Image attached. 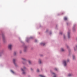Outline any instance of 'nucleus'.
<instances>
[{
    "label": "nucleus",
    "instance_id": "obj_1",
    "mask_svg": "<svg viewBox=\"0 0 77 77\" xmlns=\"http://www.w3.org/2000/svg\"><path fill=\"white\" fill-rule=\"evenodd\" d=\"M69 62V60L67 59L66 62V61L65 60H63V63L64 65V66H66L67 65V64H66V63Z\"/></svg>",
    "mask_w": 77,
    "mask_h": 77
},
{
    "label": "nucleus",
    "instance_id": "obj_2",
    "mask_svg": "<svg viewBox=\"0 0 77 77\" xmlns=\"http://www.w3.org/2000/svg\"><path fill=\"white\" fill-rule=\"evenodd\" d=\"M21 70L23 72V74H26V73L25 72V71H26V68H25V67H24L23 69H21Z\"/></svg>",
    "mask_w": 77,
    "mask_h": 77
},
{
    "label": "nucleus",
    "instance_id": "obj_3",
    "mask_svg": "<svg viewBox=\"0 0 77 77\" xmlns=\"http://www.w3.org/2000/svg\"><path fill=\"white\" fill-rule=\"evenodd\" d=\"M12 45H9L8 46V48L9 50H11V49H12Z\"/></svg>",
    "mask_w": 77,
    "mask_h": 77
},
{
    "label": "nucleus",
    "instance_id": "obj_4",
    "mask_svg": "<svg viewBox=\"0 0 77 77\" xmlns=\"http://www.w3.org/2000/svg\"><path fill=\"white\" fill-rule=\"evenodd\" d=\"M71 38V36L70 35V32H69L68 33V38L69 39V38Z\"/></svg>",
    "mask_w": 77,
    "mask_h": 77
},
{
    "label": "nucleus",
    "instance_id": "obj_5",
    "mask_svg": "<svg viewBox=\"0 0 77 77\" xmlns=\"http://www.w3.org/2000/svg\"><path fill=\"white\" fill-rule=\"evenodd\" d=\"M74 51H76L77 50V45L75 46V47L74 48Z\"/></svg>",
    "mask_w": 77,
    "mask_h": 77
},
{
    "label": "nucleus",
    "instance_id": "obj_6",
    "mask_svg": "<svg viewBox=\"0 0 77 77\" xmlns=\"http://www.w3.org/2000/svg\"><path fill=\"white\" fill-rule=\"evenodd\" d=\"M13 61V62H14V65H16V63H15V62H16V60H15V59H14Z\"/></svg>",
    "mask_w": 77,
    "mask_h": 77
},
{
    "label": "nucleus",
    "instance_id": "obj_7",
    "mask_svg": "<svg viewBox=\"0 0 77 77\" xmlns=\"http://www.w3.org/2000/svg\"><path fill=\"white\" fill-rule=\"evenodd\" d=\"M40 44H41V45H43V46L44 45H45V43H42V42L41 43H40Z\"/></svg>",
    "mask_w": 77,
    "mask_h": 77
},
{
    "label": "nucleus",
    "instance_id": "obj_8",
    "mask_svg": "<svg viewBox=\"0 0 77 77\" xmlns=\"http://www.w3.org/2000/svg\"><path fill=\"white\" fill-rule=\"evenodd\" d=\"M72 74H69L68 75V77H71V76H72Z\"/></svg>",
    "mask_w": 77,
    "mask_h": 77
},
{
    "label": "nucleus",
    "instance_id": "obj_9",
    "mask_svg": "<svg viewBox=\"0 0 77 77\" xmlns=\"http://www.w3.org/2000/svg\"><path fill=\"white\" fill-rule=\"evenodd\" d=\"M52 74H53L54 75V76L53 77H56V75L55 74H54V73H52Z\"/></svg>",
    "mask_w": 77,
    "mask_h": 77
},
{
    "label": "nucleus",
    "instance_id": "obj_10",
    "mask_svg": "<svg viewBox=\"0 0 77 77\" xmlns=\"http://www.w3.org/2000/svg\"><path fill=\"white\" fill-rule=\"evenodd\" d=\"M38 62H39V63H40V64L41 63V60H39V61H38Z\"/></svg>",
    "mask_w": 77,
    "mask_h": 77
},
{
    "label": "nucleus",
    "instance_id": "obj_11",
    "mask_svg": "<svg viewBox=\"0 0 77 77\" xmlns=\"http://www.w3.org/2000/svg\"><path fill=\"white\" fill-rule=\"evenodd\" d=\"M64 20H67V18L66 17H65L64 18Z\"/></svg>",
    "mask_w": 77,
    "mask_h": 77
},
{
    "label": "nucleus",
    "instance_id": "obj_12",
    "mask_svg": "<svg viewBox=\"0 0 77 77\" xmlns=\"http://www.w3.org/2000/svg\"><path fill=\"white\" fill-rule=\"evenodd\" d=\"M61 51H64V49H63V48H62L61 49Z\"/></svg>",
    "mask_w": 77,
    "mask_h": 77
},
{
    "label": "nucleus",
    "instance_id": "obj_13",
    "mask_svg": "<svg viewBox=\"0 0 77 77\" xmlns=\"http://www.w3.org/2000/svg\"><path fill=\"white\" fill-rule=\"evenodd\" d=\"M28 62L29 64H31V61L30 60L28 61Z\"/></svg>",
    "mask_w": 77,
    "mask_h": 77
},
{
    "label": "nucleus",
    "instance_id": "obj_14",
    "mask_svg": "<svg viewBox=\"0 0 77 77\" xmlns=\"http://www.w3.org/2000/svg\"><path fill=\"white\" fill-rule=\"evenodd\" d=\"M40 77H45V76H44L43 75H40Z\"/></svg>",
    "mask_w": 77,
    "mask_h": 77
},
{
    "label": "nucleus",
    "instance_id": "obj_15",
    "mask_svg": "<svg viewBox=\"0 0 77 77\" xmlns=\"http://www.w3.org/2000/svg\"><path fill=\"white\" fill-rule=\"evenodd\" d=\"M75 58V56H73V59L74 60V59Z\"/></svg>",
    "mask_w": 77,
    "mask_h": 77
},
{
    "label": "nucleus",
    "instance_id": "obj_16",
    "mask_svg": "<svg viewBox=\"0 0 77 77\" xmlns=\"http://www.w3.org/2000/svg\"><path fill=\"white\" fill-rule=\"evenodd\" d=\"M26 48H25L24 50V51L25 52L26 51Z\"/></svg>",
    "mask_w": 77,
    "mask_h": 77
},
{
    "label": "nucleus",
    "instance_id": "obj_17",
    "mask_svg": "<svg viewBox=\"0 0 77 77\" xmlns=\"http://www.w3.org/2000/svg\"><path fill=\"white\" fill-rule=\"evenodd\" d=\"M17 54V52H14V55H16V54Z\"/></svg>",
    "mask_w": 77,
    "mask_h": 77
},
{
    "label": "nucleus",
    "instance_id": "obj_18",
    "mask_svg": "<svg viewBox=\"0 0 77 77\" xmlns=\"http://www.w3.org/2000/svg\"><path fill=\"white\" fill-rule=\"evenodd\" d=\"M22 59L23 60H26V59L24 58H22Z\"/></svg>",
    "mask_w": 77,
    "mask_h": 77
},
{
    "label": "nucleus",
    "instance_id": "obj_19",
    "mask_svg": "<svg viewBox=\"0 0 77 77\" xmlns=\"http://www.w3.org/2000/svg\"><path fill=\"white\" fill-rule=\"evenodd\" d=\"M54 70L56 71H57V69L56 68H55L54 69Z\"/></svg>",
    "mask_w": 77,
    "mask_h": 77
},
{
    "label": "nucleus",
    "instance_id": "obj_20",
    "mask_svg": "<svg viewBox=\"0 0 77 77\" xmlns=\"http://www.w3.org/2000/svg\"><path fill=\"white\" fill-rule=\"evenodd\" d=\"M63 38L64 39H65V35H63Z\"/></svg>",
    "mask_w": 77,
    "mask_h": 77
},
{
    "label": "nucleus",
    "instance_id": "obj_21",
    "mask_svg": "<svg viewBox=\"0 0 77 77\" xmlns=\"http://www.w3.org/2000/svg\"><path fill=\"white\" fill-rule=\"evenodd\" d=\"M11 72H12V73H14V72L12 70L11 71Z\"/></svg>",
    "mask_w": 77,
    "mask_h": 77
},
{
    "label": "nucleus",
    "instance_id": "obj_22",
    "mask_svg": "<svg viewBox=\"0 0 77 77\" xmlns=\"http://www.w3.org/2000/svg\"><path fill=\"white\" fill-rule=\"evenodd\" d=\"M37 72H39V69H37Z\"/></svg>",
    "mask_w": 77,
    "mask_h": 77
},
{
    "label": "nucleus",
    "instance_id": "obj_23",
    "mask_svg": "<svg viewBox=\"0 0 77 77\" xmlns=\"http://www.w3.org/2000/svg\"><path fill=\"white\" fill-rule=\"evenodd\" d=\"M2 37L3 38H5V36L4 35H2Z\"/></svg>",
    "mask_w": 77,
    "mask_h": 77
},
{
    "label": "nucleus",
    "instance_id": "obj_24",
    "mask_svg": "<svg viewBox=\"0 0 77 77\" xmlns=\"http://www.w3.org/2000/svg\"><path fill=\"white\" fill-rule=\"evenodd\" d=\"M66 47L67 48H68V46H67Z\"/></svg>",
    "mask_w": 77,
    "mask_h": 77
},
{
    "label": "nucleus",
    "instance_id": "obj_25",
    "mask_svg": "<svg viewBox=\"0 0 77 77\" xmlns=\"http://www.w3.org/2000/svg\"><path fill=\"white\" fill-rule=\"evenodd\" d=\"M35 42H37V41L36 40H35Z\"/></svg>",
    "mask_w": 77,
    "mask_h": 77
},
{
    "label": "nucleus",
    "instance_id": "obj_26",
    "mask_svg": "<svg viewBox=\"0 0 77 77\" xmlns=\"http://www.w3.org/2000/svg\"><path fill=\"white\" fill-rule=\"evenodd\" d=\"M60 34H61V35H62V32H60Z\"/></svg>",
    "mask_w": 77,
    "mask_h": 77
},
{
    "label": "nucleus",
    "instance_id": "obj_27",
    "mask_svg": "<svg viewBox=\"0 0 77 77\" xmlns=\"http://www.w3.org/2000/svg\"><path fill=\"white\" fill-rule=\"evenodd\" d=\"M31 70H32V68L31 69Z\"/></svg>",
    "mask_w": 77,
    "mask_h": 77
}]
</instances>
